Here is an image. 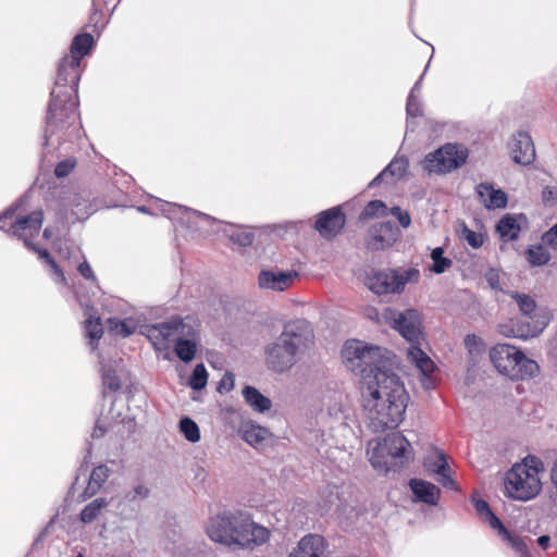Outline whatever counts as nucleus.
I'll use <instances>...</instances> for the list:
<instances>
[{
    "mask_svg": "<svg viewBox=\"0 0 557 557\" xmlns=\"http://www.w3.org/2000/svg\"><path fill=\"white\" fill-rule=\"evenodd\" d=\"M391 214L397 219V221L399 222V224L404 227V228H407L409 227L410 223H411V218H410V214L408 213V211L406 210H403L400 207H393L391 209Z\"/></svg>",
    "mask_w": 557,
    "mask_h": 557,
    "instance_id": "nucleus-50",
    "label": "nucleus"
},
{
    "mask_svg": "<svg viewBox=\"0 0 557 557\" xmlns=\"http://www.w3.org/2000/svg\"><path fill=\"white\" fill-rule=\"evenodd\" d=\"M413 495V502L436 506L441 497V490L433 483L422 479H410L408 483Z\"/></svg>",
    "mask_w": 557,
    "mask_h": 557,
    "instance_id": "nucleus-21",
    "label": "nucleus"
},
{
    "mask_svg": "<svg viewBox=\"0 0 557 557\" xmlns=\"http://www.w3.org/2000/svg\"><path fill=\"white\" fill-rule=\"evenodd\" d=\"M490 359L495 369L512 381H522L537 375L539 364L525 357L516 346L497 344L490 350Z\"/></svg>",
    "mask_w": 557,
    "mask_h": 557,
    "instance_id": "nucleus-9",
    "label": "nucleus"
},
{
    "mask_svg": "<svg viewBox=\"0 0 557 557\" xmlns=\"http://www.w3.org/2000/svg\"><path fill=\"white\" fill-rule=\"evenodd\" d=\"M460 237L473 249H479L484 244V235L470 230L465 223L460 228Z\"/></svg>",
    "mask_w": 557,
    "mask_h": 557,
    "instance_id": "nucleus-43",
    "label": "nucleus"
},
{
    "mask_svg": "<svg viewBox=\"0 0 557 557\" xmlns=\"http://www.w3.org/2000/svg\"><path fill=\"white\" fill-rule=\"evenodd\" d=\"M362 416L374 433L396 429L404 420L409 395L391 369L366 373L360 385Z\"/></svg>",
    "mask_w": 557,
    "mask_h": 557,
    "instance_id": "nucleus-2",
    "label": "nucleus"
},
{
    "mask_svg": "<svg viewBox=\"0 0 557 557\" xmlns=\"http://www.w3.org/2000/svg\"><path fill=\"white\" fill-rule=\"evenodd\" d=\"M423 75H424V74H422V75L420 76V78L414 83V85H413V87L411 88V90H410L409 95H413V96L421 97Z\"/></svg>",
    "mask_w": 557,
    "mask_h": 557,
    "instance_id": "nucleus-58",
    "label": "nucleus"
},
{
    "mask_svg": "<svg viewBox=\"0 0 557 557\" xmlns=\"http://www.w3.org/2000/svg\"><path fill=\"white\" fill-rule=\"evenodd\" d=\"M543 202L547 206H557V187L545 186L542 190Z\"/></svg>",
    "mask_w": 557,
    "mask_h": 557,
    "instance_id": "nucleus-51",
    "label": "nucleus"
},
{
    "mask_svg": "<svg viewBox=\"0 0 557 557\" xmlns=\"http://www.w3.org/2000/svg\"><path fill=\"white\" fill-rule=\"evenodd\" d=\"M384 317L387 323L410 344L407 357L419 370L422 386L425 389H433L436 385L434 379L436 366L420 347V341L422 339L420 312L416 309L405 311L387 309Z\"/></svg>",
    "mask_w": 557,
    "mask_h": 557,
    "instance_id": "nucleus-4",
    "label": "nucleus"
},
{
    "mask_svg": "<svg viewBox=\"0 0 557 557\" xmlns=\"http://www.w3.org/2000/svg\"><path fill=\"white\" fill-rule=\"evenodd\" d=\"M312 332L306 320H295L284 325L283 332L265 348V362L270 370L283 373L296 363V356L308 348Z\"/></svg>",
    "mask_w": 557,
    "mask_h": 557,
    "instance_id": "nucleus-6",
    "label": "nucleus"
},
{
    "mask_svg": "<svg viewBox=\"0 0 557 557\" xmlns=\"http://www.w3.org/2000/svg\"><path fill=\"white\" fill-rule=\"evenodd\" d=\"M94 44L90 34L76 35L71 44L70 53L59 62L46 116L42 166L47 169H50L54 160L63 153L70 152L81 137L77 112L81 63L82 59L90 53Z\"/></svg>",
    "mask_w": 557,
    "mask_h": 557,
    "instance_id": "nucleus-1",
    "label": "nucleus"
},
{
    "mask_svg": "<svg viewBox=\"0 0 557 557\" xmlns=\"http://www.w3.org/2000/svg\"><path fill=\"white\" fill-rule=\"evenodd\" d=\"M549 542H550V537L548 535H541L537 539V544L543 549H547V547L549 546Z\"/></svg>",
    "mask_w": 557,
    "mask_h": 557,
    "instance_id": "nucleus-60",
    "label": "nucleus"
},
{
    "mask_svg": "<svg viewBox=\"0 0 557 557\" xmlns=\"http://www.w3.org/2000/svg\"><path fill=\"white\" fill-rule=\"evenodd\" d=\"M510 297L516 301L521 318L499 325V333L506 337L528 339L539 336L550 321L546 308L537 307L535 300L527 294L512 292Z\"/></svg>",
    "mask_w": 557,
    "mask_h": 557,
    "instance_id": "nucleus-8",
    "label": "nucleus"
},
{
    "mask_svg": "<svg viewBox=\"0 0 557 557\" xmlns=\"http://www.w3.org/2000/svg\"><path fill=\"white\" fill-rule=\"evenodd\" d=\"M234 383H235V377H234L233 373L226 372L219 383L218 391L220 393L228 392V391L233 389Z\"/></svg>",
    "mask_w": 557,
    "mask_h": 557,
    "instance_id": "nucleus-55",
    "label": "nucleus"
},
{
    "mask_svg": "<svg viewBox=\"0 0 557 557\" xmlns=\"http://www.w3.org/2000/svg\"><path fill=\"white\" fill-rule=\"evenodd\" d=\"M394 468L404 467L413 459L409 441L400 433H392L380 440Z\"/></svg>",
    "mask_w": 557,
    "mask_h": 557,
    "instance_id": "nucleus-15",
    "label": "nucleus"
},
{
    "mask_svg": "<svg viewBox=\"0 0 557 557\" xmlns=\"http://www.w3.org/2000/svg\"><path fill=\"white\" fill-rule=\"evenodd\" d=\"M109 330L115 335L127 337L134 334L138 327V322L133 318L117 319L109 318L107 320Z\"/></svg>",
    "mask_w": 557,
    "mask_h": 557,
    "instance_id": "nucleus-33",
    "label": "nucleus"
},
{
    "mask_svg": "<svg viewBox=\"0 0 557 557\" xmlns=\"http://www.w3.org/2000/svg\"><path fill=\"white\" fill-rule=\"evenodd\" d=\"M509 147L517 164L530 165L535 160V147L528 132L520 131L512 135Z\"/></svg>",
    "mask_w": 557,
    "mask_h": 557,
    "instance_id": "nucleus-17",
    "label": "nucleus"
},
{
    "mask_svg": "<svg viewBox=\"0 0 557 557\" xmlns=\"http://www.w3.org/2000/svg\"><path fill=\"white\" fill-rule=\"evenodd\" d=\"M156 202L165 216L185 226L190 232L205 231L216 222L215 218L187 207L161 199H156Z\"/></svg>",
    "mask_w": 557,
    "mask_h": 557,
    "instance_id": "nucleus-14",
    "label": "nucleus"
},
{
    "mask_svg": "<svg viewBox=\"0 0 557 557\" xmlns=\"http://www.w3.org/2000/svg\"><path fill=\"white\" fill-rule=\"evenodd\" d=\"M149 488L143 484L136 485L132 491L127 492L124 496V500L134 504L136 502L146 499L149 495Z\"/></svg>",
    "mask_w": 557,
    "mask_h": 557,
    "instance_id": "nucleus-49",
    "label": "nucleus"
},
{
    "mask_svg": "<svg viewBox=\"0 0 557 557\" xmlns=\"http://www.w3.org/2000/svg\"><path fill=\"white\" fill-rule=\"evenodd\" d=\"M344 394L332 392L327 395L324 405L330 416L337 417L343 411Z\"/></svg>",
    "mask_w": 557,
    "mask_h": 557,
    "instance_id": "nucleus-44",
    "label": "nucleus"
},
{
    "mask_svg": "<svg viewBox=\"0 0 557 557\" xmlns=\"http://www.w3.org/2000/svg\"><path fill=\"white\" fill-rule=\"evenodd\" d=\"M104 432H106V430L98 422L97 425L94 429L92 436L94 437L102 436L104 434Z\"/></svg>",
    "mask_w": 557,
    "mask_h": 557,
    "instance_id": "nucleus-62",
    "label": "nucleus"
},
{
    "mask_svg": "<svg viewBox=\"0 0 557 557\" xmlns=\"http://www.w3.org/2000/svg\"><path fill=\"white\" fill-rule=\"evenodd\" d=\"M550 478H552V482H553L555 488L557 490V459L555 460V462L552 467Z\"/></svg>",
    "mask_w": 557,
    "mask_h": 557,
    "instance_id": "nucleus-61",
    "label": "nucleus"
},
{
    "mask_svg": "<svg viewBox=\"0 0 557 557\" xmlns=\"http://www.w3.org/2000/svg\"><path fill=\"white\" fill-rule=\"evenodd\" d=\"M22 201L8 208L0 214V230L8 234L15 236L24 242V245L32 251L38 255L50 268L51 276L55 283L66 285V278L63 270L51 257L50 252L33 244L30 239L37 235L41 228L44 221V213L41 210H35L29 214L17 213Z\"/></svg>",
    "mask_w": 557,
    "mask_h": 557,
    "instance_id": "nucleus-5",
    "label": "nucleus"
},
{
    "mask_svg": "<svg viewBox=\"0 0 557 557\" xmlns=\"http://www.w3.org/2000/svg\"><path fill=\"white\" fill-rule=\"evenodd\" d=\"M228 238L232 243L240 247H248L252 245L255 240V234L248 227L238 226L228 234Z\"/></svg>",
    "mask_w": 557,
    "mask_h": 557,
    "instance_id": "nucleus-37",
    "label": "nucleus"
},
{
    "mask_svg": "<svg viewBox=\"0 0 557 557\" xmlns=\"http://www.w3.org/2000/svg\"><path fill=\"white\" fill-rule=\"evenodd\" d=\"M380 440H371L368 443L367 455L372 467L379 471L388 472L395 470L388 455L383 449Z\"/></svg>",
    "mask_w": 557,
    "mask_h": 557,
    "instance_id": "nucleus-24",
    "label": "nucleus"
},
{
    "mask_svg": "<svg viewBox=\"0 0 557 557\" xmlns=\"http://www.w3.org/2000/svg\"><path fill=\"white\" fill-rule=\"evenodd\" d=\"M542 239L544 244L557 248V223L543 234Z\"/></svg>",
    "mask_w": 557,
    "mask_h": 557,
    "instance_id": "nucleus-56",
    "label": "nucleus"
},
{
    "mask_svg": "<svg viewBox=\"0 0 557 557\" xmlns=\"http://www.w3.org/2000/svg\"><path fill=\"white\" fill-rule=\"evenodd\" d=\"M406 112L409 117H418L423 114L421 97L409 95L407 98Z\"/></svg>",
    "mask_w": 557,
    "mask_h": 557,
    "instance_id": "nucleus-48",
    "label": "nucleus"
},
{
    "mask_svg": "<svg viewBox=\"0 0 557 557\" xmlns=\"http://www.w3.org/2000/svg\"><path fill=\"white\" fill-rule=\"evenodd\" d=\"M542 462L532 457L522 463H516L506 473L505 488L509 497L518 500H529L535 497L542 487L539 471Z\"/></svg>",
    "mask_w": 557,
    "mask_h": 557,
    "instance_id": "nucleus-10",
    "label": "nucleus"
},
{
    "mask_svg": "<svg viewBox=\"0 0 557 557\" xmlns=\"http://www.w3.org/2000/svg\"><path fill=\"white\" fill-rule=\"evenodd\" d=\"M63 206L70 208L72 215H74L77 221L86 220L91 213L89 198L81 193H70L63 199Z\"/></svg>",
    "mask_w": 557,
    "mask_h": 557,
    "instance_id": "nucleus-25",
    "label": "nucleus"
},
{
    "mask_svg": "<svg viewBox=\"0 0 557 557\" xmlns=\"http://www.w3.org/2000/svg\"><path fill=\"white\" fill-rule=\"evenodd\" d=\"M206 532L213 542L247 548L262 545L270 537L267 528L255 523L249 515L242 511H223L211 517L207 522Z\"/></svg>",
    "mask_w": 557,
    "mask_h": 557,
    "instance_id": "nucleus-3",
    "label": "nucleus"
},
{
    "mask_svg": "<svg viewBox=\"0 0 557 557\" xmlns=\"http://www.w3.org/2000/svg\"><path fill=\"white\" fill-rule=\"evenodd\" d=\"M102 369V383L106 388L111 392H116L121 388V373L123 372V366L121 362L114 361L113 364H104L100 361Z\"/></svg>",
    "mask_w": 557,
    "mask_h": 557,
    "instance_id": "nucleus-28",
    "label": "nucleus"
},
{
    "mask_svg": "<svg viewBox=\"0 0 557 557\" xmlns=\"http://www.w3.org/2000/svg\"><path fill=\"white\" fill-rule=\"evenodd\" d=\"M52 236V231L49 228V227H46L44 230V237H46L47 239L51 238Z\"/></svg>",
    "mask_w": 557,
    "mask_h": 557,
    "instance_id": "nucleus-63",
    "label": "nucleus"
},
{
    "mask_svg": "<svg viewBox=\"0 0 557 557\" xmlns=\"http://www.w3.org/2000/svg\"><path fill=\"white\" fill-rule=\"evenodd\" d=\"M138 211L143 212V213H149V209L147 207H145V206L138 207Z\"/></svg>",
    "mask_w": 557,
    "mask_h": 557,
    "instance_id": "nucleus-64",
    "label": "nucleus"
},
{
    "mask_svg": "<svg viewBox=\"0 0 557 557\" xmlns=\"http://www.w3.org/2000/svg\"><path fill=\"white\" fill-rule=\"evenodd\" d=\"M484 278L492 289L500 290L499 272L496 269H488Z\"/></svg>",
    "mask_w": 557,
    "mask_h": 557,
    "instance_id": "nucleus-54",
    "label": "nucleus"
},
{
    "mask_svg": "<svg viewBox=\"0 0 557 557\" xmlns=\"http://www.w3.org/2000/svg\"><path fill=\"white\" fill-rule=\"evenodd\" d=\"M426 466L430 471L437 475L448 471V468H450L443 451H436L433 459H428Z\"/></svg>",
    "mask_w": 557,
    "mask_h": 557,
    "instance_id": "nucleus-46",
    "label": "nucleus"
},
{
    "mask_svg": "<svg viewBox=\"0 0 557 557\" xmlns=\"http://www.w3.org/2000/svg\"><path fill=\"white\" fill-rule=\"evenodd\" d=\"M242 395L245 403L256 412L263 413L272 406L271 399L262 395L253 386L246 385L242 391Z\"/></svg>",
    "mask_w": 557,
    "mask_h": 557,
    "instance_id": "nucleus-27",
    "label": "nucleus"
},
{
    "mask_svg": "<svg viewBox=\"0 0 557 557\" xmlns=\"http://www.w3.org/2000/svg\"><path fill=\"white\" fill-rule=\"evenodd\" d=\"M480 202L487 210L505 209L508 203L507 194L502 189H496L491 183H480L475 187Z\"/></svg>",
    "mask_w": 557,
    "mask_h": 557,
    "instance_id": "nucleus-20",
    "label": "nucleus"
},
{
    "mask_svg": "<svg viewBox=\"0 0 557 557\" xmlns=\"http://www.w3.org/2000/svg\"><path fill=\"white\" fill-rule=\"evenodd\" d=\"M334 488L335 487H332V488L329 487L327 502L325 500V502H323V504H320L322 511L327 512L329 510H331L332 505H334L336 503V500L338 499L337 492H335Z\"/></svg>",
    "mask_w": 557,
    "mask_h": 557,
    "instance_id": "nucleus-57",
    "label": "nucleus"
},
{
    "mask_svg": "<svg viewBox=\"0 0 557 557\" xmlns=\"http://www.w3.org/2000/svg\"><path fill=\"white\" fill-rule=\"evenodd\" d=\"M180 430L188 442L197 443L200 441L199 426L193 419L188 417L182 418L180 421Z\"/></svg>",
    "mask_w": 557,
    "mask_h": 557,
    "instance_id": "nucleus-39",
    "label": "nucleus"
},
{
    "mask_svg": "<svg viewBox=\"0 0 557 557\" xmlns=\"http://www.w3.org/2000/svg\"><path fill=\"white\" fill-rule=\"evenodd\" d=\"M342 354L346 361L357 362L362 377L366 373H373L377 368L389 369V351L380 346H369L360 341L350 339L345 343Z\"/></svg>",
    "mask_w": 557,
    "mask_h": 557,
    "instance_id": "nucleus-11",
    "label": "nucleus"
},
{
    "mask_svg": "<svg viewBox=\"0 0 557 557\" xmlns=\"http://www.w3.org/2000/svg\"><path fill=\"white\" fill-rule=\"evenodd\" d=\"M475 511L480 519L487 523L493 530H497L503 524L497 516L491 510L490 505L481 498H472Z\"/></svg>",
    "mask_w": 557,
    "mask_h": 557,
    "instance_id": "nucleus-34",
    "label": "nucleus"
},
{
    "mask_svg": "<svg viewBox=\"0 0 557 557\" xmlns=\"http://www.w3.org/2000/svg\"><path fill=\"white\" fill-rule=\"evenodd\" d=\"M74 265H76L77 271L81 273L82 276H84L86 280L95 281L96 276L95 273L90 267V264L86 261V259H82L78 262H75Z\"/></svg>",
    "mask_w": 557,
    "mask_h": 557,
    "instance_id": "nucleus-53",
    "label": "nucleus"
},
{
    "mask_svg": "<svg viewBox=\"0 0 557 557\" xmlns=\"http://www.w3.org/2000/svg\"><path fill=\"white\" fill-rule=\"evenodd\" d=\"M387 215V207L382 200H372L363 209L361 218L371 219Z\"/></svg>",
    "mask_w": 557,
    "mask_h": 557,
    "instance_id": "nucleus-45",
    "label": "nucleus"
},
{
    "mask_svg": "<svg viewBox=\"0 0 557 557\" xmlns=\"http://www.w3.org/2000/svg\"><path fill=\"white\" fill-rule=\"evenodd\" d=\"M76 159L72 156L66 157L54 165V175L58 178H63L70 175L76 166Z\"/></svg>",
    "mask_w": 557,
    "mask_h": 557,
    "instance_id": "nucleus-47",
    "label": "nucleus"
},
{
    "mask_svg": "<svg viewBox=\"0 0 557 557\" xmlns=\"http://www.w3.org/2000/svg\"><path fill=\"white\" fill-rule=\"evenodd\" d=\"M468 158V149L458 144H445L428 153L421 161L424 172L429 175H444L461 168Z\"/></svg>",
    "mask_w": 557,
    "mask_h": 557,
    "instance_id": "nucleus-12",
    "label": "nucleus"
},
{
    "mask_svg": "<svg viewBox=\"0 0 557 557\" xmlns=\"http://www.w3.org/2000/svg\"><path fill=\"white\" fill-rule=\"evenodd\" d=\"M239 432L242 438L251 446L261 444L270 434L268 429L255 423H245Z\"/></svg>",
    "mask_w": 557,
    "mask_h": 557,
    "instance_id": "nucleus-31",
    "label": "nucleus"
},
{
    "mask_svg": "<svg viewBox=\"0 0 557 557\" xmlns=\"http://www.w3.org/2000/svg\"><path fill=\"white\" fill-rule=\"evenodd\" d=\"M197 329L190 319L172 318L168 321L146 325L145 335L157 350H165L175 344L174 351L184 362L195 358Z\"/></svg>",
    "mask_w": 557,
    "mask_h": 557,
    "instance_id": "nucleus-7",
    "label": "nucleus"
},
{
    "mask_svg": "<svg viewBox=\"0 0 557 557\" xmlns=\"http://www.w3.org/2000/svg\"><path fill=\"white\" fill-rule=\"evenodd\" d=\"M207 370L202 363H199L194 368L188 380V385L195 391H200L207 385Z\"/></svg>",
    "mask_w": 557,
    "mask_h": 557,
    "instance_id": "nucleus-41",
    "label": "nucleus"
},
{
    "mask_svg": "<svg viewBox=\"0 0 557 557\" xmlns=\"http://www.w3.org/2000/svg\"><path fill=\"white\" fill-rule=\"evenodd\" d=\"M431 258L433 260L431 270L436 274L444 273L453 264L450 259L444 257V249L442 247L434 248L431 252Z\"/></svg>",
    "mask_w": 557,
    "mask_h": 557,
    "instance_id": "nucleus-40",
    "label": "nucleus"
},
{
    "mask_svg": "<svg viewBox=\"0 0 557 557\" xmlns=\"http://www.w3.org/2000/svg\"><path fill=\"white\" fill-rule=\"evenodd\" d=\"M463 343L468 354L474 361L485 352V343L481 337L476 336L475 334L467 335L465 337Z\"/></svg>",
    "mask_w": 557,
    "mask_h": 557,
    "instance_id": "nucleus-36",
    "label": "nucleus"
},
{
    "mask_svg": "<svg viewBox=\"0 0 557 557\" xmlns=\"http://www.w3.org/2000/svg\"><path fill=\"white\" fill-rule=\"evenodd\" d=\"M496 532L500 540L510 546L519 556L529 557V549L522 537L509 532L504 524H502Z\"/></svg>",
    "mask_w": 557,
    "mask_h": 557,
    "instance_id": "nucleus-32",
    "label": "nucleus"
},
{
    "mask_svg": "<svg viewBox=\"0 0 557 557\" xmlns=\"http://www.w3.org/2000/svg\"><path fill=\"white\" fill-rule=\"evenodd\" d=\"M549 259H550L549 252L542 245L531 246L527 250V260L532 265H535V267L544 265L549 261Z\"/></svg>",
    "mask_w": 557,
    "mask_h": 557,
    "instance_id": "nucleus-38",
    "label": "nucleus"
},
{
    "mask_svg": "<svg viewBox=\"0 0 557 557\" xmlns=\"http://www.w3.org/2000/svg\"><path fill=\"white\" fill-rule=\"evenodd\" d=\"M297 276L296 271L262 270L258 275V285L262 289L284 292L293 285Z\"/></svg>",
    "mask_w": 557,
    "mask_h": 557,
    "instance_id": "nucleus-19",
    "label": "nucleus"
},
{
    "mask_svg": "<svg viewBox=\"0 0 557 557\" xmlns=\"http://www.w3.org/2000/svg\"><path fill=\"white\" fill-rule=\"evenodd\" d=\"M325 549V542L321 535L309 534L304 536L289 557H321Z\"/></svg>",
    "mask_w": 557,
    "mask_h": 557,
    "instance_id": "nucleus-23",
    "label": "nucleus"
},
{
    "mask_svg": "<svg viewBox=\"0 0 557 557\" xmlns=\"http://www.w3.org/2000/svg\"><path fill=\"white\" fill-rule=\"evenodd\" d=\"M420 278L418 269L410 268L404 272L395 270L373 271L367 276V286L376 295L399 294L406 284L416 283Z\"/></svg>",
    "mask_w": 557,
    "mask_h": 557,
    "instance_id": "nucleus-13",
    "label": "nucleus"
},
{
    "mask_svg": "<svg viewBox=\"0 0 557 557\" xmlns=\"http://www.w3.org/2000/svg\"><path fill=\"white\" fill-rule=\"evenodd\" d=\"M174 557H201L198 553H193L189 549L178 550L174 554Z\"/></svg>",
    "mask_w": 557,
    "mask_h": 557,
    "instance_id": "nucleus-59",
    "label": "nucleus"
},
{
    "mask_svg": "<svg viewBox=\"0 0 557 557\" xmlns=\"http://www.w3.org/2000/svg\"><path fill=\"white\" fill-rule=\"evenodd\" d=\"M409 169V160L405 156L395 157L388 165L379 174L376 175L369 184V187H375L377 186L385 176L389 175L394 180H400L403 178Z\"/></svg>",
    "mask_w": 557,
    "mask_h": 557,
    "instance_id": "nucleus-26",
    "label": "nucleus"
},
{
    "mask_svg": "<svg viewBox=\"0 0 557 557\" xmlns=\"http://www.w3.org/2000/svg\"><path fill=\"white\" fill-rule=\"evenodd\" d=\"M346 219L339 207L321 212L315 221V230L325 238L335 237L345 226Z\"/></svg>",
    "mask_w": 557,
    "mask_h": 557,
    "instance_id": "nucleus-18",
    "label": "nucleus"
},
{
    "mask_svg": "<svg viewBox=\"0 0 557 557\" xmlns=\"http://www.w3.org/2000/svg\"><path fill=\"white\" fill-rule=\"evenodd\" d=\"M399 235V230L392 222L375 223L368 231L366 247L372 251L384 250L393 246Z\"/></svg>",
    "mask_w": 557,
    "mask_h": 557,
    "instance_id": "nucleus-16",
    "label": "nucleus"
},
{
    "mask_svg": "<svg viewBox=\"0 0 557 557\" xmlns=\"http://www.w3.org/2000/svg\"><path fill=\"white\" fill-rule=\"evenodd\" d=\"M521 221H525L523 214L506 213L497 222L496 232L505 242L517 240L521 232Z\"/></svg>",
    "mask_w": 557,
    "mask_h": 557,
    "instance_id": "nucleus-22",
    "label": "nucleus"
},
{
    "mask_svg": "<svg viewBox=\"0 0 557 557\" xmlns=\"http://www.w3.org/2000/svg\"><path fill=\"white\" fill-rule=\"evenodd\" d=\"M437 481L445 488H448L451 491L458 490V485H457L456 481L451 478V469L450 468H448V471L440 473L437 475Z\"/></svg>",
    "mask_w": 557,
    "mask_h": 557,
    "instance_id": "nucleus-52",
    "label": "nucleus"
},
{
    "mask_svg": "<svg viewBox=\"0 0 557 557\" xmlns=\"http://www.w3.org/2000/svg\"><path fill=\"white\" fill-rule=\"evenodd\" d=\"M109 474L110 469L104 465H100L94 468L89 475L87 486L84 491V498L91 497L95 494H97L98 491L101 488L102 484L109 478Z\"/></svg>",
    "mask_w": 557,
    "mask_h": 557,
    "instance_id": "nucleus-30",
    "label": "nucleus"
},
{
    "mask_svg": "<svg viewBox=\"0 0 557 557\" xmlns=\"http://www.w3.org/2000/svg\"><path fill=\"white\" fill-rule=\"evenodd\" d=\"M89 308L86 309L85 314L87 315L84 327L87 337L89 338V346L91 350L98 347V342L103 335V327L100 322V318L89 312Z\"/></svg>",
    "mask_w": 557,
    "mask_h": 557,
    "instance_id": "nucleus-29",
    "label": "nucleus"
},
{
    "mask_svg": "<svg viewBox=\"0 0 557 557\" xmlns=\"http://www.w3.org/2000/svg\"><path fill=\"white\" fill-rule=\"evenodd\" d=\"M60 257L69 263V265H74L75 262L84 259V255L81 248L76 245H67L65 243L64 247H59L58 249Z\"/></svg>",
    "mask_w": 557,
    "mask_h": 557,
    "instance_id": "nucleus-42",
    "label": "nucleus"
},
{
    "mask_svg": "<svg viewBox=\"0 0 557 557\" xmlns=\"http://www.w3.org/2000/svg\"><path fill=\"white\" fill-rule=\"evenodd\" d=\"M109 505V502L103 498L99 497L90 502L88 505L84 507V509L81 511V520L84 523H90L92 522L101 512L103 508H106Z\"/></svg>",
    "mask_w": 557,
    "mask_h": 557,
    "instance_id": "nucleus-35",
    "label": "nucleus"
}]
</instances>
